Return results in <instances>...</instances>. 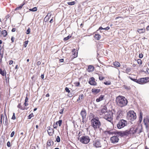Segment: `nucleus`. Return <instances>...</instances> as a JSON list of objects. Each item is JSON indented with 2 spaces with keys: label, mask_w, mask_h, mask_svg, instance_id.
Instances as JSON below:
<instances>
[{
  "label": "nucleus",
  "mask_w": 149,
  "mask_h": 149,
  "mask_svg": "<svg viewBox=\"0 0 149 149\" xmlns=\"http://www.w3.org/2000/svg\"><path fill=\"white\" fill-rule=\"evenodd\" d=\"M116 102V104L121 107L126 105L128 102L127 100L125 97L120 96L117 97Z\"/></svg>",
  "instance_id": "1"
},
{
  "label": "nucleus",
  "mask_w": 149,
  "mask_h": 149,
  "mask_svg": "<svg viewBox=\"0 0 149 149\" xmlns=\"http://www.w3.org/2000/svg\"><path fill=\"white\" fill-rule=\"evenodd\" d=\"M91 124L94 129L99 128L101 125L100 122L98 117L92 119L91 120Z\"/></svg>",
  "instance_id": "2"
},
{
  "label": "nucleus",
  "mask_w": 149,
  "mask_h": 149,
  "mask_svg": "<svg viewBox=\"0 0 149 149\" xmlns=\"http://www.w3.org/2000/svg\"><path fill=\"white\" fill-rule=\"evenodd\" d=\"M113 114L111 111H109L105 113L104 118L108 121L111 123L113 120Z\"/></svg>",
  "instance_id": "3"
},
{
  "label": "nucleus",
  "mask_w": 149,
  "mask_h": 149,
  "mask_svg": "<svg viewBox=\"0 0 149 149\" xmlns=\"http://www.w3.org/2000/svg\"><path fill=\"white\" fill-rule=\"evenodd\" d=\"M103 142V141H101L98 139H95L93 142V146L96 148L101 147L104 148V146L102 144Z\"/></svg>",
  "instance_id": "4"
},
{
  "label": "nucleus",
  "mask_w": 149,
  "mask_h": 149,
  "mask_svg": "<svg viewBox=\"0 0 149 149\" xmlns=\"http://www.w3.org/2000/svg\"><path fill=\"white\" fill-rule=\"evenodd\" d=\"M127 117L128 119L133 121L136 118V113L133 111H130L127 113Z\"/></svg>",
  "instance_id": "5"
},
{
  "label": "nucleus",
  "mask_w": 149,
  "mask_h": 149,
  "mask_svg": "<svg viewBox=\"0 0 149 149\" xmlns=\"http://www.w3.org/2000/svg\"><path fill=\"white\" fill-rule=\"evenodd\" d=\"M90 139L88 136H83L80 138V141L83 144H87L90 141Z\"/></svg>",
  "instance_id": "6"
},
{
  "label": "nucleus",
  "mask_w": 149,
  "mask_h": 149,
  "mask_svg": "<svg viewBox=\"0 0 149 149\" xmlns=\"http://www.w3.org/2000/svg\"><path fill=\"white\" fill-rule=\"evenodd\" d=\"M127 121L123 119L120 120L117 125V127L118 129L123 128L127 125Z\"/></svg>",
  "instance_id": "7"
},
{
  "label": "nucleus",
  "mask_w": 149,
  "mask_h": 149,
  "mask_svg": "<svg viewBox=\"0 0 149 149\" xmlns=\"http://www.w3.org/2000/svg\"><path fill=\"white\" fill-rule=\"evenodd\" d=\"M119 135H117L116 136H113L110 138V140L111 142L113 143H117L119 140L118 138Z\"/></svg>",
  "instance_id": "8"
},
{
  "label": "nucleus",
  "mask_w": 149,
  "mask_h": 149,
  "mask_svg": "<svg viewBox=\"0 0 149 149\" xmlns=\"http://www.w3.org/2000/svg\"><path fill=\"white\" fill-rule=\"evenodd\" d=\"M137 129H135V127H132L129 130H127V132L128 133V135L129 134H134L136 133Z\"/></svg>",
  "instance_id": "9"
},
{
  "label": "nucleus",
  "mask_w": 149,
  "mask_h": 149,
  "mask_svg": "<svg viewBox=\"0 0 149 149\" xmlns=\"http://www.w3.org/2000/svg\"><path fill=\"white\" fill-rule=\"evenodd\" d=\"M116 134L121 137L128 135V133L127 130L123 132H116Z\"/></svg>",
  "instance_id": "10"
},
{
  "label": "nucleus",
  "mask_w": 149,
  "mask_h": 149,
  "mask_svg": "<svg viewBox=\"0 0 149 149\" xmlns=\"http://www.w3.org/2000/svg\"><path fill=\"white\" fill-rule=\"evenodd\" d=\"M88 83L91 85L96 86L97 83L95 81V79L93 77H91L89 79Z\"/></svg>",
  "instance_id": "11"
},
{
  "label": "nucleus",
  "mask_w": 149,
  "mask_h": 149,
  "mask_svg": "<svg viewBox=\"0 0 149 149\" xmlns=\"http://www.w3.org/2000/svg\"><path fill=\"white\" fill-rule=\"evenodd\" d=\"M47 131L48 133L49 136H52L54 134V129L51 128L49 126L47 127Z\"/></svg>",
  "instance_id": "12"
},
{
  "label": "nucleus",
  "mask_w": 149,
  "mask_h": 149,
  "mask_svg": "<svg viewBox=\"0 0 149 149\" xmlns=\"http://www.w3.org/2000/svg\"><path fill=\"white\" fill-rule=\"evenodd\" d=\"M86 110L85 109H83L80 113V115L81 116L83 119H85L86 118Z\"/></svg>",
  "instance_id": "13"
},
{
  "label": "nucleus",
  "mask_w": 149,
  "mask_h": 149,
  "mask_svg": "<svg viewBox=\"0 0 149 149\" xmlns=\"http://www.w3.org/2000/svg\"><path fill=\"white\" fill-rule=\"evenodd\" d=\"M147 82L146 81H145L144 80L143 78H141L139 79H138V82L137 83H138L139 84H143V83H146Z\"/></svg>",
  "instance_id": "14"
},
{
  "label": "nucleus",
  "mask_w": 149,
  "mask_h": 149,
  "mask_svg": "<svg viewBox=\"0 0 149 149\" xmlns=\"http://www.w3.org/2000/svg\"><path fill=\"white\" fill-rule=\"evenodd\" d=\"M135 129H137L136 133L139 134L142 131V126H139L138 127H135Z\"/></svg>",
  "instance_id": "15"
},
{
  "label": "nucleus",
  "mask_w": 149,
  "mask_h": 149,
  "mask_svg": "<svg viewBox=\"0 0 149 149\" xmlns=\"http://www.w3.org/2000/svg\"><path fill=\"white\" fill-rule=\"evenodd\" d=\"M122 111L120 110H119L118 111L117 113V117L116 118V119L117 120H118L119 119L120 117L122 116Z\"/></svg>",
  "instance_id": "16"
},
{
  "label": "nucleus",
  "mask_w": 149,
  "mask_h": 149,
  "mask_svg": "<svg viewBox=\"0 0 149 149\" xmlns=\"http://www.w3.org/2000/svg\"><path fill=\"white\" fill-rule=\"evenodd\" d=\"M91 91L93 93L95 94H96L97 93H98L100 91V89L95 88H92V89Z\"/></svg>",
  "instance_id": "17"
},
{
  "label": "nucleus",
  "mask_w": 149,
  "mask_h": 149,
  "mask_svg": "<svg viewBox=\"0 0 149 149\" xmlns=\"http://www.w3.org/2000/svg\"><path fill=\"white\" fill-rule=\"evenodd\" d=\"M54 142L53 141L52 139H50L48 140L47 143V146H50L51 145H54Z\"/></svg>",
  "instance_id": "18"
},
{
  "label": "nucleus",
  "mask_w": 149,
  "mask_h": 149,
  "mask_svg": "<svg viewBox=\"0 0 149 149\" xmlns=\"http://www.w3.org/2000/svg\"><path fill=\"white\" fill-rule=\"evenodd\" d=\"M94 69V67L92 65H89L88 66V72H92L93 71Z\"/></svg>",
  "instance_id": "19"
},
{
  "label": "nucleus",
  "mask_w": 149,
  "mask_h": 149,
  "mask_svg": "<svg viewBox=\"0 0 149 149\" xmlns=\"http://www.w3.org/2000/svg\"><path fill=\"white\" fill-rule=\"evenodd\" d=\"M104 96L102 95H101L98 98H97L96 99V101L97 102H99L103 100V99L104 98Z\"/></svg>",
  "instance_id": "20"
},
{
  "label": "nucleus",
  "mask_w": 149,
  "mask_h": 149,
  "mask_svg": "<svg viewBox=\"0 0 149 149\" xmlns=\"http://www.w3.org/2000/svg\"><path fill=\"white\" fill-rule=\"evenodd\" d=\"M0 74L2 75L3 76H4L5 75L6 76V72L5 70H2L0 68Z\"/></svg>",
  "instance_id": "21"
},
{
  "label": "nucleus",
  "mask_w": 149,
  "mask_h": 149,
  "mask_svg": "<svg viewBox=\"0 0 149 149\" xmlns=\"http://www.w3.org/2000/svg\"><path fill=\"white\" fill-rule=\"evenodd\" d=\"M17 107L20 109L23 110L25 109L27 110V108H26L25 107H22L21 105V103L19 104L17 106Z\"/></svg>",
  "instance_id": "22"
},
{
  "label": "nucleus",
  "mask_w": 149,
  "mask_h": 149,
  "mask_svg": "<svg viewBox=\"0 0 149 149\" xmlns=\"http://www.w3.org/2000/svg\"><path fill=\"white\" fill-rule=\"evenodd\" d=\"M4 117H3V123L4 124V125L6 126H7L8 125V119L7 118V117L6 115V117L5 118Z\"/></svg>",
  "instance_id": "23"
},
{
  "label": "nucleus",
  "mask_w": 149,
  "mask_h": 149,
  "mask_svg": "<svg viewBox=\"0 0 149 149\" xmlns=\"http://www.w3.org/2000/svg\"><path fill=\"white\" fill-rule=\"evenodd\" d=\"M143 113L141 111L140 112V116H139V121L140 123H141L143 119Z\"/></svg>",
  "instance_id": "24"
},
{
  "label": "nucleus",
  "mask_w": 149,
  "mask_h": 149,
  "mask_svg": "<svg viewBox=\"0 0 149 149\" xmlns=\"http://www.w3.org/2000/svg\"><path fill=\"white\" fill-rule=\"evenodd\" d=\"M107 109L106 107L104 106L101 110V112L102 113H105L107 112Z\"/></svg>",
  "instance_id": "25"
},
{
  "label": "nucleus",
  "mask_w": 149,
  "mask_h": 149,
  "mask_svg": "<svg viewBox=\"0 0 149 149\" xmlns=\"http://www.w3.org/2000/svg\"><path fill=\"white\" fill-rule=\"evenodd\" d=\"M113 65L117 67H119L120 66V63L117 61H115L113 63Z\"/></svg>",
  "instance_id": "26"
},
{
  "label": "nucleus",
  "mask_w": 149,
  "mask_h": 149,
  "mask_svg": "<svg viewBox=\"0 0 149 149\" xmlns=\"http://www.w3.org/2000/svg\"><path fill=\"white\" fill-rule=\"evenodd\" d=\"M145 29L144 28L138 29V30H137V31L140 33H143L145 32Z\"/></svg>",
  "instance_id": "27"
},
{
  "label": "nucleus",
  "mask_w": 149,
  "mask_h": 149,
  "mask_svg": "<svg viewBox=\"0 0 149 149\" xmlns=\"http://www.w3.org/2000/svg\"><path fill=\"white\" fill-rule=\"evenodd\" d=\"M94 37L97 40H99L101 38V36L99 34H95Z\"/></svg>",
  "instance_id": "28"
},
{
  "label": "nucleus",
  "mask_w": 149,
  "mask_h": 149,
  "mask_svg": "<svg viewBox=\"0 0 149 149\" xmlns=\"http://www.w3.org/2000/svg\"><path fill=\"white\" fill-rule=\"evenodd\" d=\"M1 34L3 36L5 37L7 35V31L6 30H3L2 31Z\"/></svg>",
  "instance_id": "29"
},
{
  "label": "nucleus",
  "mask_w": 149,
  "mask_h": 149,
  "mask_svg": "<svg viewBox=\"0 0 149 149\" xmlns=\"http://www.w3.org/2000/svg\"><path fill=\"white\" fill-rule=\"evenodd\" d=\"M84 95L83 94H81L79 95V97L77 100V101H78L79 100H80L81 99L82 100L83 98Z\"/></svg>",
  "instance_id": "30"
},
{
  "label": "nucleus",
  "mask_w": 149,
  "mask_h": 149,
  "mask_svg": "<svg viewBox=\"0 0 149 149\" xmlns=\"http://www.w3.org/2000/svg\"><path fill=\"white\" fill-rule=\"evenodd\" d=\"M37 8L36 7H34L32 9H29V10L33 12H35L37 10Z\"/></svg>",
  "instance_id": "31"
},
{
  "label": "nucleus",
  "mask_w": 149,
  "mask_h": 149,
  "mask_svg": "<svg viewBox=\"0 0 149 149\" xmlns=\"http://www.w3.org/2000/svg\"><path fill=\"white\" fill-rule=\"evenodd\" d=\"M0 55L1 57L0 61H2V59L3 57V51H0Z\"/></svg>",
  "instance_id": "32"
},
{
  "label": "nucleus",
  "mask_w": 149,
  "mask_h": 149,
  "mask_svg": "<svg viewBox=\"0 0 149 149\" xmlns=\"http://www.w3.org/2000/svg\"><path fill=\"white\" fill-rule=\"evenodd\" d=\"M129 78L132 80L134 81V82H135L137 83L138 82V79H133L131 77H130L129 76Z\"/></svg>",
  "instance_id": "33"
},
{
  "label": "nucleus",
  "mask_w": 149,
  "mask_h": 149,
  "mask_svg": "<svg viewBox=\"0 0 149 149\" xmlns=\"http://www.w3.org/2000/svg\"><path fill=\"white\" fill-rule=\"evenodd\" d=\"M71 36H68L67 37L64 38L63 40L64 41H66L68 40L69 38H70L71 37Z\"/></svg>",
  "instance_id": "34"
},
{
  "label": "nucleus",
  "mask_w": 149,
  "mask_h": 149,
  "mask_svg": "<svg viewBox=\"0 0 149 149\" xmlns=\"http://www.w3.org/2000/svg\"><path fill=\"white\" fill-rule=\"evenodd\" d=\"M24 4H25V3H24L22 5H21V6H19V7H17L15 9V10H19V9H21L22 8V6L24 5Z\"/></svg>",
  "instance_id": "35"
},
{
  "label": "nucleus",
  "mask_w": 149,
  "mask_h": 149,
  "mask_svg": "<svg viewBox=\"0 0 149 149\" xmlns=\"http://www.w3.org/2000/svg\"><path fill=\"white\" fill-rule=\"evenodd\" d=\"M67 4L69 5H72L75 4V2L74 1L72 2H68Z\"/></svg>",
  "instance_id": "36"
},
{
  "label": "nucleus",
  "mask_w": 149,
  "mask_h": 149,
  "mask_svg": "<svg viewBox=\"0 0 149 149\" xmlns=\"http://www.w3.org/2000/svg\"><path fill=\"white\" fill-rule=\"evenodd\" d=\"M105 132H107L108 134H115V133L114 132H112L111 131H107Z\"/></svg>",
  "instance_id": "37"
},
{
  "label": "nucleus",
  "mask_w": 149,
  "mask_h": 149,
  "mask_svg": "<svg viewBox=\"0 0 149 149\" xmlns=\"http://www.w3.org/2000/svg\"><path fill=\"white\" fill-rule=\"evenodd\" d=\"M56 141L58 143L60 141V139L59 136H57L56 138Z\"/></svg>",
  "instance_id": "38"
},
{
  "label": "nucleus",
  "mask_w": 149,
  "mask_h": 149,
  "mask_svg": "<svg viewBox=\"0 0 149 149\" xmlns=\"http://www.w3.org/2000/svg\"><path fill=\"white\" fill-rule=\"evenodd\" d=\"M62 120H59L57 122V123H58V126H61L62 123Z\"/></svg>",
  "instance_id": "39"
},
{
  "label": "nucleus",
  "mask_w": 149,
  "mask_h": 149,
  "mask_svg": "<svg viewBox=\"0 0 149 149\" xmlns=\"http://www.w3.org/2000/svg\"><path fill=\"white\" fill-rule=\"evenodd\" d=\"M75 86L78 87L79 86L80 84L79 82H76L74 83Z\"/></svg>",
  "instance_id": "40"
},
{
  "label": "nucleus",
  "mask_w": 149,
  "mask_h": 149,
  "mask_svg": "<svg viewBox=\"0 0 149 149\" xmlns=\"http://www.w3.org/2000/svg\"><path fill=\"white\" fill-rule=\"evenodd\" d=\"M31 29L29 28L27 30L26 33L27 34H29L30 33Z\"/></svg>",
  "instance_id": "41"
},
{
  "label": "nucleus",
  "mask_w": 149,
  "mask_h": 149,
  "mask_svg": "<svg viewBox=\"0 0 149 149\" xmlns=\"http://www.w3.org/2000/svg\"><path fill=\"white\" fill-rule=\"evenodd\" d=\"M144 80L145 81H146L147 83L149 82V78L148 77H146L143 78Z\"/></svg>",
  "instance_id": "42"
},
{
  "label": "nucleus",
  "mask_w": 149,
  "mask_h": 149,
  "mask_svg": "<svg viewBox=\"0 0 149 149\" xmlns=\"http://www.w3.org/2000/svg\"><path fill=\"white\" fill-rule=\"evenodd\" d=\"M137 63L139 64H141L142 63V61L141 59H139L137 60Z\"/></svg>",
  "instance_id": "43"
},
{
  "label": "nucleus",
  "mask_w": 149,
  "mask_h": 149,
  "mask_svg": "<svg viewBox=\"0 0 149 149\" xmlns=\"http://www.w3.org/2000/svg\"><path fill=\"white\" fill-rule=\"evenodd\" d=\"M104 77L102 76H101V75H99V79L100 80H103L104 79Z\"/></svg>",
  "instance_id": "44"
},
{
  "label": "nucleus",
  "mask_w": 149,
  "mask_h": 149,
  "mask_svg": "<svg viewBox=\"0 0 149 149\" xmlns=\"http://www.w3.org/2000/svg\"><path fill=\"white\" fill-rule=\"evenodd\" d=\"M51 15V14H50V13H48L47 14V16L45 17V19H46V18H47V17H49V19Z\"/></svg>",
  "instance_id": "45"
},
{
  "label": "nucleus",
  "mask_w": 149,
  "mask_h": 149,
  "mask_svg": "<svg viewBox=\"0 0 149 149\" xmlns=\"http://www.w3.org/2000/svg\"><path fill=\"white\" fill-rule=\"evenodd\" d=\"M65 90L66 92H67L68 93L70 92V91L69 90V88L67 87L65 88Z\"/></svg>",
  "instance_id": "46"
},
{
  "label": "nucleus",
  "mask_w": 149,
  "mask_h": 149,
  "mask_svg": "<svg viewBox=\"0 0 149 149\" xmlns=\"http://www.w3.org/2000/svg\"><path fill=\"white\" fill-rule=\"evenodd\" d=\"M104 84L106 85H110L111 84V82H108L107 81L106 82H104Z\"/></svg>",
  "instance_id": "47"
},
{
  "label": "nucleus",
  "mask_w": 149,
  "mask_h": 149,
  "mask_svg": "<svg viewBox=\"0 0 149 149\" xmlns=\"http://www.w3.org/2000/svg\"><path fill=\"white\" fill-rule=\"evenodd\" d=\"M15 113H13V116L12 117V119L14 120L16 118L15 115Z\"/></svg>",
  "instance_id": "48"
},
{
  "label": "nucleus",
  "mask_w": 149,
  "mask_h": 149,
  "mask_svg": "<svg viewBox=\"0 0 149 149\" xmlns=\"http://www.w3.org/2000/svg\"><path fill=\"white\" fill-rule=\"evenodd\" d=\"M33 116V113H31L28 116V119H30Z\"/></svg>",
  "instance_id": "49"
},
{
  "label": "nucleus",
  "mask_w": 149,
  "mask_h": 149,
  "mask_svg": "<svg viewBox=\"0 0 149 149\" xmlns=\"http://www.w3.org/2000/svg\"><path fill=\"white\" fill-rule=\"evenodd\" d=\"M64 108H63L62 109L60 110V111L59 112V113L60 114H61L63 113V111H64Z\"/></svg>",
  "instance_id": "50"
},
{
  "label": "nucleus",
  "mask_w": 149,
  "mask_h": 149,
  "mask_svg": "<svg viewBox=\"0 0 149 149\" xmlns=\"http://www.w3.org/2000/svg\"><path fill=\"white\" fill-rule=\"evenodd\" d=\"M25 44H24V47H26L28 43V41H26L25 42Z\"/></svg>",
  "instance_id": "51"
},
{
  "label": "nucleus",
  "mask_w": 149,
  "mask_h": 149,
  "mask_svg": "<svg viewBox=\"0 0 149 149\" xmlns=\"http://www.w3.org/2000/svg\"><path fill=\"white\" fill-rule=\"evenodd\" d=\"M7 146L9 147H10L11 146L10 142L9 141H8L7 142Z\"/></svg>",
  "instance_id": "52"
},
{
  "label": "nucleus",
  "mask_w": 149,
  "mask_h": 149,
  "mask_svg": "<svg viewBox=\"0 0 149 149\" xmlns=\"http://www.w3.org/2000/svg\"><path fill=\"white\" fill-rule=\"evenodd\" d=\"M14 134H15L14 131L12 132L10 134V137H13L14 135Z\"/></svg>",
  "instance_id": "53"
},
{
  "label": "nucleus",
  "mask_w": 149,
  "mask_h": 149,
  "mask_svg": "<svg viewBox=\"0 0 149 149\" xmlns=\"http://www.w3.org/2000/svg\"><path fill=\"white\" fill-rule=\"evenodd\" d=\"M130 71V69L127 68L125 70V71L126 73H127L129 72Z\"/></svg>",
  "instance_id": "54"
},
{
  "label": "nucleus",
  "mask_w": 149,
  "mask_h": 149,
  "mask_svg": "<svg viewBox=\"0 0 149 149\" xmlns=\"http://www.w3.org/2000/svg\"><path fill=\"white\" fill-rule=\"evenodd\" d=\"M28 100H29V99L27 97V95H26V98H25V102H27L28 101Z\"/></svg>",
  "instance_id": "55"
},
{
  "label": "nucleus",
  "mask_w": 149,
  "mask_h": 149,
  "mask_svg": "<svg viewBox=\"0 0 149 149\" xmlns=\"http://www.w3.org/2000/svg\"><path fill=\"white\" fill-rule=\"evenodd\" d=\"M53 127L54 128L56 129V128L57 127V125L56 124H55V123H54L53 125Z\"/></svg>",
  "instance_id": "56"
},
{
  "label": "nucleus",
  "mask_w": 149,
  "mask_h": 149,
  "mask_svg": "<svg viewBox=\"0 0 149 149\" xmlns=\"http://www.w3.org/2000/svg\"><path fill=\"white\" fill-rule=\"evenodd\" d=\"M143 55L142 54H139V57L140 58H142L143 57Z\"/></svg>",
  "instance_id": "57"
},
{
  "label": "nucleus",
  "mask_w": 149,
  "mask_h": 149,
  "mask_svg": "<svg viewBox=\"0 0 149 149\" xmlns=\"http://www.w3.org/2000/svg\"><path fill=\"white\" fill-rule=\"evenodd\" d=\"M145 119L144 118V119H143V122L144 123L145 125L146 126V127H148V126L147 125V123L145 122Z\"/></svg>",
  "instance_id": "58"
},
{
  "label": "nucleus",
  "mask_w": 149,
  "mask_h": 149,
  "mask_svg": "<svg viewBox=\"0 0 149 149\" xmlns=\"http://www.w3.org/2000/svg\"><path fill=\"white\" fill-rule=\"evenodd\" d=\"M125 88L127 90H130V87L129 86V87H128V86H125Z\"/></svg>",
  "instance_id": "59"
},
{
  "label": "nucleus",
  "mask_w": 149,
  "mask_h": 149,
  "mask_svg": "<svg viewBox=\"0 0 149 149\" xmlns=\"http://www.w3.org/2000/svg\"><path fill=\"white\" fill-rule=\"evenodd\" d=\"M146 73L149 74V69H147L146 71L145 72Z\"/></svg>",
  "instance_id": "60"
},
{
  "label": "nucleus",
  "mask_w": 149,
  "mask_h": 149,
  "mask_svg": "<svg viewBox=\"0 0 149 149\" xmlns=\"http://www.w3.org/2000/svg\"><path fill=\"white\" fill-rule=\"evenodd\" d=\"M49 17H47V18H46V19H45V18H44V21L45 22H47L49 20Z\"/></svg>",
  "instance_id": "61"
},
{
  "label": "nucleus",
  "mask_w": 149,
  "mask_h": 149,
  "mask_svg": "<svg viewBox=\"0 0 149 149\" xmlns=\"http://www.w3.org/2000/svg\"><path fill=\"white\" fill-rule=\"evenodd\" d=\"M13 63V61L12 60L10 61L9 62V65H11Z\"/></svg>",
  "instance_id": "62"
},
{
  "label": "nucleus",
  "mask_w": 149,
  "mask_h": 149,
  "mask_svg": "<svg viewBox=\"0 0 149 149\" xmlns=\"http://www.w3.org/2000/svg\"><path fill=\"white\" fill-rule=\"evenodd\" d=\"M109 28H110V27L109 26H108L106 28H104V30H107L109 29Z\"/></svg>",
  "instance_id": "63"
},
{
  "label": "nucleus",
  "mask_w": 149,
  "mask_h": 149,
  "mask_svg": "<svg viewBox=\"0 0 149 149\" xmlns=\"http://www.w3.org/2000/svg\"><path fill=\"white\" fill-rule=\"evenodd\" d=\"M11 40L12 42H14V38L13 37H12L11 38Z\"/></svg>",
  "instance_id": "64"
}]
</instances>
